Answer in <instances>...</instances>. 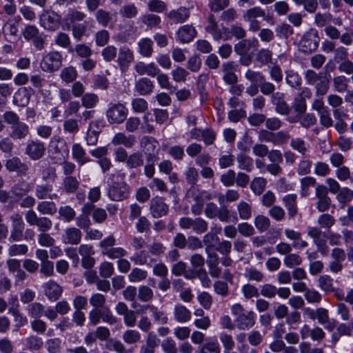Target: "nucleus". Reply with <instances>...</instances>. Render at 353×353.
<instances>
[{
  "instance_id": "nucleus-1",
  "label": "nucleus",
  "mask_w": 353,
  "mask_h": 353,
  "mask_svg": "<svg viewBox=\"0 0 353 353\" xmlns=\"http://www.w3.org/2000/svg\"><path fill=\"white\" fill-rule=\"evenodd\" d=\"M62 54L57 51L50 52L42 59L40 66L43 71L53 72L57 71L62 65Z\"/></svg>"
},
{
  "instance_id": "nucleus-2",
  "label": "nucleus",
  "mask_w": 353,
  "mask_h": 353,
  "mask_svg": "<svg viewBox=\"0 0 353 353\" xmlns=\"http://www.w3.org/2000/svg\"><path fill=\"white\" fill-rule=\"evenodd\" d=\"M23 38L28 41H32L34 48L41 50L44 48L46 36L43 33H40L39 30L36 26L27 25L23 32Z\"/></svg>"
},
{
  "instance_id": "nucleus-3",
  "label": "nucleus",
  "mask_w": 353,
  "mask_h": 353,
  "mask_svg": "<svg viewBox=\"0 0 353 353\" xmlns=\"http://www.w3.org/2000/svg\"><path fill=\"white\" fill-rule=\"evenodd\" d=\"M49 153L53 159L61 160L65 159L69 152L66 141L59 137H53L48 146Z\"/></svg>"
},
{
  "instance_id": "nucleus-4",
  "label": "nucleus",
  "mask_w": 353,
  "mask_h": 353,
  "mask_svg": "<svg viewBox=\"0 0 353 353\" xmlns=\"http://www.w3.org/2000/svg\"><path fill=\"white\" fill-rule=\"evenodd\" d=\"M319 37L317 30L310 29L301 38L300 48L304 53H311L315 51L319 43Z\"/></svg>"
},
{
  "instance_id": "nucleus-5",
  "label": "nucleus",
  "mask_w": 353,
  "mask_h": 353,
  "mask_svg": "<svg viewBox=\"0 0 353 353\" xmlns=\"http://www.w3.org/2000/svg\"><path fill=\"white\" fill-rule=\"evenodd\" d=\"M204 212L209 219L218 218L219 221L225 223L230 221V210L225 205L219 208L214 203L210 202L205 205Z\"/></svg>"
},
{
  "instance_id": "nucleus-6",
  "label": "nucleus",
  "mask_w": 353,
  "mask_h": 353,
  "mask_svg": "<svg viewBox=\"0 0 353 353\" xmlns=\"http://www.w3.org/2000/svg\"><path fill=\"white\" fill-rule=\"evenodd\" d=\"M11 231L9 240L10 241H21L23 240L25 223L19 213H13L10 217Z\"/></svg>"
},
{
  "instance_id": "nucleus-7",
  "label": "nucleus",
  "mask_w": 353,
  "mask_h": 353,
  "mask_svg": "<svg viewBox=\"0 0 353 353\" xmlns=\"http://www.w3.org/2000/svg\"><path fill=\"white\" fill-rule=\"evenodd\" d=\"M315 197L317 199L316 209L323 212L328 210L331 205L332 200L328 196V190L323 184H318L315 188Z\"/></svg>"
},
{
  "instance_id": "nucleus-8",
  "label": "nucleus",
  "mask_w": 353,
  "mask_h": 353,
  "mask_svg": "<svg viewBox=\"0 0 353 353\" xmlns=\"http://www.w3.org/2000/svg\"><path fill=\"white\" fill-rule=\"evenodd\" d=\"M128 115L127 108L121 103L112 104L106 112L108 121L110 123H121Z\"/></svg>"
},
{
  "instance_id": "nucleus-9",
  "label": "nucleus",
  "mask_w": 353,
  "mask_h": 353,
  "mask_svg": "<svg viewBox=\"0 0 353 353\" xmlns=\"http://www.w3.org/2000/svg\"><path fill=\"white\" fill-rule=\"evenodd\" d=\"M223 30H228L227 28L223 27V29L219 28L215 16L213 14H209L207 17V25L205 27L206 32L211 34L214 41L228 39V37L223 34Z\"/></svg>"
},
{
  "instance_id": "nucleus-10",
  "label": "nucleus",
  "mask_w": 353,
  "mask_h": 353,
  "mask_svg": "<svg viewBox=\"0 0 353 353\" xmlns=\"http://www.w3.org/2000/svg\"><path fill=\"white\" fill-rule=\"evenodd\" d=\"M61 16L54 11H44L40 16V24L48 31H55L59 27Z\"/></svg>"
},
{
  "instance_id": "nucleus-11",
  "label": "nucleus",
  "mask_w": 353,
  "mask_h": 353,
  "mask_svg": "<svg viewBox=\"0 0 353 353\" xmlns=\"http://www.w3.org/2000/svg\"><path fill=\"white\" fill-rule=\"evenodd\" d=\"M169 212V205L163 197L156 196L150 201V212L154 219L166 216Z\"/></svg>"
},
{
  "instance_id": "nucleus-12",
  "label": "nucleus",
  "mask_w": 353,
  "mask_h": 353,
  "mask_svg": "<svg viewBox=\"0 0 353 353\" xmlns=\"http://www.w3.org/2000/svg\"><path fill=\"white\" fill-rule=\"evenodd\" d=\"M129 195V187L125 183H115L108 190V196L114 201L125 200Z\"/></svg>"
},
{
  "instance_id": "nucleus-13",
  "label": "nucleus",
  "mask_w": 353,
  "mask_h": 353,
  "mask_svg": "<svg viewBox=\"0 0 353 353\" xmlns=\"http://www.w3.org/2000/svg\"><path fill=\"white\" fill-rule=\"evenodd\" d=\"M46 152L45 144L39 140L28 141L26 148V154L32 160L36 161L42 158Z\"/></svg>"
},
{
  "instance_id": "nucleus-14",
  "label": "nucleus",
  "mask_w": 353,
  "mask_h": 353,
  "mask_svg": "<svg viewBox=\"0 0 353 353\" xmlns=\"http://www.w3.org/2000/svg\"><path fill=\"white\" fill-rule=\"evenodd\" d=\"M256 314L253 311H247L237 316L234 320L236 327L240 330H248L256 323Z\"/></svg>"
},
{
  "instance_id": "nucleus-15",
  "label": "nucleus",
  "mask_w": 353,
  "mask_h": 353,
  "mask_svg": "<svg viewBox=\"0 0 353 353\" xmlns=\"http://www.w3.org/2000/svg\"><path fill=\"white\" fill-rule=\"evenodd\" d=\"M21 20L20 17L8 19L3 25L2 33L7 41H11L18 36V26Z\"/></svg>"
},
{
  "instance_id": "nucleus-16",
  "label": "nucleus",
  "mask_w": 353,
  "mask_h": 353,
  "mask_svg": "<svg viewBox=\"0 0 353 353\" xmlns=\"http://www.w3.org/2000/svg\"><path fill=\"white\" fill-rule=\"evenodd\" d=\"M134 61V54L128 46H122L119 50L117 62L120 70L125 72Z\"/></svg>"
},
{
  "instance_id": "nucleus-17",
  "label": "nucleus",
  "mask_w": 353,
  "mask_h": 353,
  "mask_svg": "<svg viewBox=\"0 0 353 353\" xmlns=\"http://www.w3.org/2000/svg\"><path fill=\"white\" fill-rule=\"evenodd\" d=\"M271 102L275 105V111L281 115H288L291 112V108L285 101L284 94L276 92L271 96Z\"/></svg>"
},
{
  "instance_id": "nucleus-18",
  "label": "nucleus",
  "mask_w": 353,
  "mask_h": 353,
  "mask_svg": "<svg viewBox=\"0 0 353 353\" xmlns=\"http://www.w3.org/2000/svg\"><path fill=\"white\" fill-rule=\"evenodd\" d=\"M5 166L9 172H17L20 176H25L29 170L28 165L22 162L17 157H13L8 159Z\"/></svg>"
},
{
  "instance_id": "nucleus-19",
  "label": "nucleus",
  "mask_w": 353,
  "mask_h": 353,
  "mask_svg": "<svg viewBox=\"0 0 353 353\" xmlns=\"http://www.w3.org/2000/svg\"><path fill=\"white\" fill-rule=\"evenodd\" d=\"M176 34L179 41L188 43L196 37L197 31L192 25H184L179 28Z\"/></svg>"
},
{
  "instance_id": "nucleus-20",
  "label": "nucleus",
  "mask_w": 353,
  "mask_h": 353,
  "mask_svg": "<svg viewBox=\"0 0 353 353\" xmlns=\"http://www.w3.org/2000/svg\"><path fill=\"white\" fill-rule=\"evenodd\" d=\"M53 185L52 183H46L45 184L37 185L35 188V196L39 200L56 199L58 195L52 193Z\"/></svg>"
},
{
  "instance_id": "nucleus-21",
  "label": "nucleus",
  "mask_w": 353,
  "mask_h": 353,
  "mask_svg": "<svg viewBox=\"0 0 353 353\" xmlns=\"http://www.w3.org/2000/svg\"><path fill=\"white\" fill-rule=\"evenodd\" d=\"M45 294L51 301H55L59 299L63 292L62 288L55 281H49L44 284Z\"/></svg>"
},
{
  "instance_id": "nucleus-22",
  "label": "nucleus",
  "mask_w": 353,
  "mask_h": 353,
  "mask_svg": "<svg viewBox=\"0 0 353 353\" xmlns=\"http://www.w3.org/2000/svg\"><path fill=\"white\" fill-rule=\"evenodd\" d=\"M282 201L288 210L289 219H294L298 213L297 195L296 194H289L284 196Z\"/></svg>"
},
{
  "instance_id": "nucleus-23",
  "label": "nucleus",
  "mask_w": 353,
  "mask_h": 353,
  "mask_svg": "<svg viewBox=\"0 0 353 353\" xmlns=\"http://www.w3.org/2000/svg\"><path fill=\"white\" fill-rule=\"evenodd\" d=\"M154 88L153 82L147 77L140 78L135 82L134 90L140 95L145 96L150 94Z\"/></svg>"
},
{
  "instance_id": "nucleus-24",
  "label": "nucleus",
  "mask_w": 353,
  "mask_h": 353,
  "mask_svg": "<svg viewBox=\"0 0 353 353\" xmlns=\"http://www.w3.org/2000/svg\"><path fill=\"white\" fill-rule=\"evenodd\" d=\"M62 189L66 194H72L77 192L80 185V179L74 176H68L63 179Z\"/></svg>"
},
{
  "instance_id": "nucleus-25",
  "label": "nucleus",
  "mask_w": 353,
  "mask_h": 353,
  "mask_svg": "<svg viewBox=\"0 0 353 353\" xmlns=\"http://www.w3.org/2000/svg\"><path fill=\"white\" fill-rule=\"evenodd\" d=\"M143 309L148 310L152 313L154 323L161 325H165L168 323V317L164 310L158 308V307L152 304L144 305Z\"/></svg>"
},
{
  "instance_id": "nucleus-26",
  "label": "nucleus",
  "mask_w": 353,
  "mask_h": 353,
  "mask_svg": "<svg viewBox=\"0 0 353 353\" xmlns=\"http://www.w3.org/2000/svg\"><path fill=\"white\" fill-rule=\"evenodd\" d=\"M173 316L176 322L184 323L191 319L192 313L185 306L176 303L173 309Z\"/></svg>"
},
{
  "instance_id": "nucleus-27",
  "label": "nucleus",
  "mask_w": 353,
  "mask_h": 353,
  "mask_svg": "<svg viewBox=\"0 0 353 353\" xmlns=\"http://www.w3.org/2000/svg\"><path fill=\"white\" fill-rule=\"evenodd\" d=\"M29 134V127L23 122H19L14 125L11 126V132L10 133V138L14 140H21L25 139Z\"/></svg>"
},
{
  "instance_id": "nucleus-28",
  "label": "nucleus",
  "mask_w": 353,
  "mask_h": 353,
  "mask_svg": "<svg viewBox=\"0 0 353 353\" xmlns=\"http://www.w3.org/2000/svg\"><path fill=\"white\" fill-rule=\"evenodd\" d=\"M72 156L79 165H83L91 159L87 156L85 149L80 143H74L72 147Z\"/></svg>"
},
{
  "instance_id": "nucleus-29",
  "label": "nucleus",
  "mask_w": 353,
  "mask_h": 353,
  "mask_svg": "<svg viewBox=\"0 0 353 353\" xmlns=\"http://www.w3.org/2000/svg\"><path fill=\"white\" fill-rule=\"evenodd\" d=\"M32 185L25 180H20L11 188L12 195L17 199H22L31 190Z\"/></svg>"
},
{
  "instance_id": "nucleus-30",
  "label": "nucleus",
  "mask_w": 353,
  "mask_h": 353,
  "mask_svg": "<svg viewBox=\"0 0 353 353\" xmlns=\"http://www.w3.org/2000/svg\"><path fill=\"white\" fill-rule=\"evenodd\" d=\"M136 142L134 135H126L123 132L117 133L112 139L114 145H123L128 148H132Z\"/></svg>"
},
{
  "instance_id": "nucleus-31",
  "label": "nucleus",
  "mask_w": 353,
  "mask_h": 353,
  "mask_svg": "<svg viewBox=\"0 0 353 353\" xmlns=\"http://www.w3.org/2000/svg\"><path fill=\"white\" fill-rule=\"evenodd\" d=\"M38 165L42 168L41 170V176L43 181L46 183L54 182L57 178V170L54 166L48 163H39Z\"/></svg>"
},
{
  "instance_id": "nucleus-32",
  "label": "nucleus",
  "mask_w": 353,
  "mask_h": 353,
  "mask_svg": "<svg viewBox=\"0 0 353 353\" xmlns=\"http://www.w3.org/2000/svg\"><path fill=\"white\" fill-rule=\"evenodd\" d=\"M138 52L143 57H150L153 53V41L150 38H143L138 43Z\"/></svg>"
},
{
  "instance_id": "nucleus-33",
  "label": "nucleus",
  "mask_w": 353,
  "mask_h": 353,
  "mask_svg": "<svg viewBox=\"0 0 353 353\" xmlns=\"http://www.w3.org/2000/svg\"><path fill=\"white\" fill-rule=\"evenodd\" d=\"M236 159L239 169L245 170L248 172H250L253 170L254 160L250 156L241 152L237 154Z\"/></svg>"
},
{
  "instance_id": "nucleus-34",
  "label": "nucleus",
  "mask_w": 353,
  "mask_h": 353,
  "mask_svg": "<svg viewBox=\"0 0 353 353\" xmlns=\"http://www.w3.org/2000/svg\"><path fill=\"white\" fill-rule=\"evenodd\" d=\"M285 81L289 86L295 90L300 89L302 85L301 77L293 70H288L285 72Z\"/></svg>"
},
{
  "instance_id": "nucleus-35",
  "label": "nucleus",
  "mask_w": 353,
  "mask_h": 353,
  "mask_svg": "<svg viewBox=\"0 0 353 353\" xmlns=\"http://www.w3.org/2000/svg\"><path fill=\"white\" fill-rule=\"evenodd\" d=\"M300 194L302 196H308L311 193V188L315 187L316 180L312 176H305L300 180Z\"/></svg>"
},
{
  "instance_id": "nucleus-36",
  "label": "nucleus",
  "mask_w": 353,
  "mask_h": 353,
  "mask_svg": "<svg viewBox=\"0 0 353 353\" xmlns=\"http://www.w3.org/2000/svg\"><path fill=\"white\" fill-rule=\"evenodd\" d=\"M68 52H75L77 57L81 59L91 57L93 51L92 48L85 43H78L74 48L68 49Z\"/></svg>"
},
{
  "instance_id": "nucleus-37",
  "label": "nucleus",
  "mask_w": 353,
  "mask_h": 353,
  "mask_svg": "<svg viewBox=\"0 0 353 353\" xmlns=\"http://www.w3.org/2000/svg\"><path fill=\"white\" fill-rule=\"evenodd\" d=\"M113 244H101L103 250L102 254L110 259H118L125 254V251L121 248H113Z\"/></svg>"
},
{
  "instance_id": "nucleus-38",
  "label": "nucleus",
  "mask_w": 353,
  "mask_h": 353,
  "mask_svg": "<svg viewBox=\"0 0 353 353\" xmlns=\"http://www.w3.org/2000/svg\"><path fill=\"white\" fill-rule=\"evenodd\" d=\"M331 76L323 77L314 85L315 97H323L330 90Z\"/></svg>"
},
{
  "instance_id": "nucleus-39",
  "label": "nucleus",
  "mask_w": 353,
  "mask_h": 353,
  "mask_svg": "<svg viewBox=\"0 0 353 353\" xmlns=\"http://www.w3.org/2000/svg\"><path fill=\"white\" fill-rule=\"evenodd\" d=\"M205 250L210 257L218 258L215 251H219L223 254H228L230 250V244H208Z\"/></svg>"
},
{
  "instance_id": "nucleus-40",
  "label": "nucleus",
  "mask_w": 353,
  "mask_h": 353,
  "mask_svg": "<svg viewBox=\"0 0 353 353\" xmlns=\"http://www.w3.org/2000/svg\"><path fill=\"white\" fill-rule=\"evenodd\" d=\"M336 199L341 208H344L353 199V190L348 188H343L337 193Z\"/></svg>"
},
{
  "instance_id": "nucleus-41",
  "label": "nucleus",
  "mask_w": 353,
  "mask_h": 353,
  "mask_svg": "<svg viewBox=\"0 0 353 353\" xmlns=\"http://www.w3.org/2000/svg\"><path fill=\"white\" fill-rule=\"evenodd\" d=\"M290 145L303 156H305L310 149V144L301 138H292Z\"/></svg>"
},
{
  "instance_id": "nucleus-42",
  "label": "nucleus",
  "mask_w": 353,
  "mask_h": 353,
  "mask_svg": "<svg viewBox=\"0 0 353 353\" xmlns=\"http://www.w3.org/2000/svg\"><path fill=\"white\" fill-rule=\"evenodd\" d=\"M99 101V98L98 95L92 92L85 93L81 98V103L86 109L95 108Z\"/></svg>"
},
{
  "instance_id": "nucleus-43",
  "label": "nucleus",
  "mask_w": 353,
  "mask_h": 353,
  "mask_svg": "<svg viewBox=\"0 0 353 353\" xmlns=\"http://www.w3.org/2000/svg\"><path fill=\"white\" fill-rule=\"evenodd\" d=\"M141 21L148 28L152 29L159 27L161 23V19L157 14L148 13L141 16Z\"/></svg>"
},
{
  "instance_id": "nucleus-44",
  "label": "nucleus",
  "mask_w": 353,
  "mask_h": 353,
  "mask_svg": "<svg viewBox=\"0 0 353 353\" xmlns=\"http://www.w3.org/2000/svg\"><path fill=\"white\" fill-rule=\"evenodd\" d=\"M37 210L41 214L54 215L57 211V205L54 202L42 201L39 202Z\"/></svg>"
},
{
  "instance_id": "nucleus-45",
  "label": "nucleus",
  "mask_w": 353,
  "mask_h": 353,
  "mask_svg": "<svg viewBox=\"0 0 353 353\" xmlns=\"http://www.w3.org/2000/svg\"><path fill=\"white\" fill-rule=\"evenodd\" d=\"M97 23L102 27H107L112 20V15L104 9H99L94 14Z\"/></svg>"
},
{
  "instance_id": "nucleus-46",
  "label": "nucleus",
  "mask_w": 353,
  "mask_h": 353,
  "mask_svg": "<svg viewBox=\"0 0 353 353\" xmlns=\"http://www.w3.org/2000/svg\"><path fill=\"white\" fill-rule=\"evenodd\" d=\"M58 212L59 219L63 220L65 222H70L76 216L75 210L68 205L61 206L58 210Z\"/></svg>"
},
{
  "instance_id": "nucleus-47",
  "label": "nucleus",
  "mask_w": 353,
  "mask_h": 353,
  "mask_svg": "<svg viewBox=\"0 0 353 353\" xmlns=\"http://www.w3.org/2000/svg\"><path fill=\"white\" fill-rule=\"evenodd\" d=\"M318 287L325 293H331L334 290L333 279L328 275H322L318 279Z\"/></svg>"
},
{
  "instance_id": "nucleus-48",
  "label": "nucleus",
  "mask_w": 353,
  "mask_h": 353,
  "mask_svg": "<svg viewBox=\"0 0 353 353\" xmlns=\"http://www.w3.org/2000/svg\"><path fill=\"white\" fill-rule=\"evenodd\" d=\"M77 70L73 66L64 68L62 69L60 73V78L63 82L66 83L73 82L77 79Z\"/></svg>"
},
{
  "instance_id": "nucleus-49",
  "label": "nucleus",
  "mask_w": 353,
  "mask_h": 353,
  "mask_svg": "<svg viewBox=\"0 0 353 353\" xmlns=\"http://www.w3.org/2000/svg\"><path fill=\"white\" fill-rule=\"evenodd\" d=\"M168 17L175 23H183L189 18L190 13L185 8H181L177 10L170 11Z\"/></svg>"
},
{
  "instance_id": "nucleus-50",
  "label": "nucleus",
  "mask_w": 353,
  "mask_h": 353,
  "mask_svg": "<svg viewBox=\"0 0 353 353\" xmlns=\"http://www.w3.org/2000/svg\"><path fill=\"white\" fill-rule=\"evenodd\" d=\"M265 12L259 6L248 9L243 14L244 21L254 20L258 17H265Z\"/></svg>"
},
{
  "instance_id": "nucleus-51",
  "label": "nucleus",
  "mask_w": 353,
  "mask_h": 353,
  "mask_svg": "<svg viewBox=\"0 0 353 353\" xmlns=\"http://www.w3.org/2000/svg\"><path fill=\"white\" fill-rule=\"evenodd\" d=\"M221 347L216 341H210L200 346L196 353H220Z\"/></svg>"
},
{
  "instance_id": "nucleus-52",
  "label": "nucleus",
  "mask_w": 353,
  "mask_h": 353,
  "mask_svg": "<svg viewBox=\"0 0 353 353\" xmlns=\"http://www.w3.org/2000/svg\"><path fill=\"white\" fill-rule=\"evenodd\" d=\"M141 338V333L137 330H127L122 335L123 341L127 344L137 343L140 341Z\"/></svg>"
},
{
  "instance_id": "nucleus-53",
  "label": "nucleus",
  "mask_w": 353,
  "mask_h": 353,
  "mask_svg": "<svg viewBox=\"0 0 353 353\" xmlns=\"http://www.w3.org/2000/svg\"><path fill=\"white\" fill-rule=\"evenodd\" d=\"M334 89L338 92H344L347 90L349 79L343 76L334 77L332 79Z\"/></svg>"
},
{
  "instance_id": "nucleus-54",
  "label": "nucleus",
  "mask_w": 353,
  "mask_h": 353,
  "mask_svg": "<svg viewBox=\"0 0 353 353\" xmlns=\"http://www.w3.org/2000/svg\"><path fill=\"white\" fill-rule=\"evenodd\" d=\"M44 305L41 303H33L28 305L27 312L31 318L40 319L44 312Z\"/></svg>"
},
{
  "instance_id": "nucleus-55",
  "label": "nucleus",
  "mask_w": 353,
  "mask_h": 353,
  "mask_svg": "<svg viewBox=\"0 0 353 353\" xmlns=\"http://www.w3.org/2000/svg\"><path fill=\"white\" fill-rule=\"evenodd\" d=\"M143 154L140 152H137L129 155L126 165L129 168H137L143 165Z\"/></svg>"
},
{
  "instance_id": "nucleus-56",
  "label": "nucleus",
  "mask_w": 353,
  "mask_h": 353,
  "mask_svg": "<svg viewBox=\"0 0 353 353\" xmlns=\"http://www.w3.org/2000/svg\"><path fill=\"white\" fill-rule=\"evenodd\" d=\"M219 337L223 345L224 352H228L233 350L235 342L231 334L222 332L219 334Z\"/></svg>"
},
{
  "instance_id": "nucleus-57",
  "label": "nucleus",
  "mask_w": 353,
  "mask_h": 353,
  "mask_svg": "<svg viewBox=\"0 0 353 353\" xmlns=\"http://www.w3.org/2000/svg\"><path fill=\"white\" fill-rule=\"evenodd\" d=\"M138 299L141 302H149L153 299L154 292L148 285H141L138 289Z\"/></svg>"
},
{
  "instance_id": "nucleus-58",
  "label": "nucleus",
  "mask_w": 353,
  "mask_h": 353,
  "mask_svg": "<svg viewBox=\"0 0 353 353\" xmlns=\"http://www.w3.org/2000/svg\"><path fill=\"white\" fill-rule=\"evenodd\" d=\"M54 43L58 46L68 50L72 48L71 39L69 35L64 32H59L57 33L54 38Z\"/></svg>"
},
{
  "instance_id": "nucleus-59",
  "label": "nucleus",
  "mask_w": 353,
  "mask_h": 353,
  "mask_svg": "<svg viewBox=\"0 0 353 353\" xmlns=\"http://www.w3.org/2000/svg\"><path fill=\"white\" fill-rule=\"evenodd\" d=\"M245 78L252 83V84L259 85L265 78L264 74L259 71H254L248 69L245 72Z\"/></svg>"
},
{
  "instance_id": "nucleus-60",
  "label": "nucleus",
  "mask_w": 353,
  "mask_h": 353,
  "mask_svg": "<svg viewBox=\"0 0 353 353\" xmlns=\"http://www.w3.org/2000/svg\"><path fill=\"white\" fill-rule=\"evenodd\" d=\"M244 276L249 281H254L256 282H262L265 278L263 272L253 267L245 269Z\"/></svg>"
},
{
  "instance_id": "nucleus-61",
  "label": "nucleus",
  "mask_w": 353,
  "mask_h": 353,
  "mask_svg": "<svg viewBox=\"0 0 353 353\" xmlns=\"http://www.w3.org/2000/svg\"><path fill=\"white\" fill-rule=\"evenodd\" d=\"M267 181L263 177H255L251 182L250 188L256 195H260L264 191Z\"/></svg>"
},
{
  "instance_id": "nucleus-62",
  "label": "nucleus",
  "mask_w": 353,
  "mask_h": 353,
  "mask_svg": "<svg viewBox=\"0 0 353 353\" xmlns=\"http://www.w3.org/2000/svg\"><path fill=\"white\" fill-rule=\"evenodd\" d=\"M292 107L298 116H301L307 110L306 101L296 94L293 99Z\"/></svg>"
},
{
  "instance_id": "nucleus-63",
  "label": "nucleus",
  "mask_w": 353,
  "mask_h": 353,
  "mask_svg": "<svg viewBox=\"0 0 353 353\" xmlns=\"http://www.w3.org/2000/svg\"><path fill=\"white\" fill-rule=\"evenodd\" d=\"M184 175L186 182L191 185L192 188H194L199 178L197 170L194 167H189L185 170Z\"/></svg>"
},
{
  "instance_id": "nucleus-64",
  "label": "nucleus",
  "mask_w": 353,
  "mask_h": 353,
  "mask_svg": "<svg viewBox=\"0 0 353 353\" xmlns=\"http://www.w3.org/2000/svg\"><path fill=\"white\" fill-rule=\"evenodd\" d=\"M27 348L30 351L39 350L43 346V341L41 338L31 335L26 339Z\"/></svg>"
}]
</instances>
